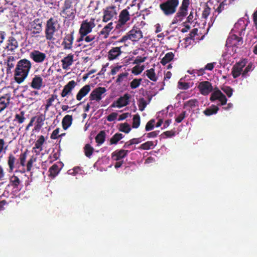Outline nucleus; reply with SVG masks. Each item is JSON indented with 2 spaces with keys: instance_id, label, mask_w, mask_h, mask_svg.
I'll return each mask as SVG.
<instances>
[{
  "instance_id": "obj_50",
  "label": "nucleus",
  "mask_w": 257,
  "mask_h": 257,
  "mask_svg": "<svg viewBox=\"0 0 257 257\" xmlns=\"http://www.w3.org/2000/svg\"><path fill=\"white\" fill-rule=\"evenodd\" d=\"M73 0H65L64 1V6L62 9H64V11L66 10H69L73 9Z\"/></svg>"
},
{
  "instance_id": "obj_64",
  "label": "nucleus",
  "mask_w": 257,
  "mask_h": 257,
  "mask_svg": "<svg viewBox=\"0 0 257 257\" xmlns=\"http://www.w3.org/2000/svg\"><path fill=\"white\" fill-rule=\"evenodd\" d=\"M117 116V113L112 112L107 116V119L109 121H113L116 119Z\"/></svg>"
},
{
  "instance_id": "obj_16",
  "label": "nucleus",
  "mask_w": 257,
  "mask_h": 257,
  "mask_svg": "<svg viewBox=\"0 0 257 257\" xmlns=\"http://www.w3.org/2000/svg\"><path fill=\"white\" fill-rule=\"evenodd\" d=\"M19 44L16 39L14 36H10L7 41V45L5 49L8 54H14L16 50L18 48Z\"/></svg>"
},
{
  "instance_id": "obj_15",
  "label": "nucleus",
  "mask_w": 257,
  "mask_h": 257,
  "mask_svg": "<svg viewBox=\"0 0 257 257\" xmlns=\"http://www.w3.org/2000/svg\"><path fill=\"white\" fill-rule=\"evenodd\" d=\"M246 61L243 60L234 64L231 69V74L233 78H236L240 75H242L243 68L246 65Z\"/></svg>"
},
{
  "instance_id": "obj_23",
  "label": "nucleus",
  "mask_w": 257,
  "mask_h": 257,
  "mask_svg": "<svg viewBox=\"0 0 257 257\" xmlns=\"http://www.w3.org/2000/svg\"><path fill=\"white\" fill-rule=\"evenodd\" d=\"M45 137L41 135L38 137V140L35 144V146L33 148V152L36 155H39L43 150V146L45 142Z\"/></svg>"
},
{
  "instance_id": "obj_22",
  "label": "nucleus",
  "mask_w": 257,
  "mask_h": 257,
  "mask_svg": "<svg viewBox=\"0 0 257 257\" xmlns=\"http://www.w3.org/2000/svg\"><path fill=\"white\" fill-rule=\"evenodd\" d=\"M74 55L72 53H70L61 60L62 67L64 70H68L70 68L74 62Z\"/></svg>"
},
{
  "instance_id": "obj_12",
  "label": "nucleus",
  "mask_w": 257,
  "mask_h": 257,
  "mask_svg": "<svg viewBox=\"0 0 257 257\" xmlns=\"http://www.w3.org/2000/svg\"><path fill=\"white\" fill-rule=\"evenodd\" d=\"M243 43V40L241 37L236 35L232 34L227 39L226 46L228 47H236L240 46Z\"/></svg>"
},
{
  "instance_id": "obj_60",
  "label": "nucleus",
  "mask_w": 257,
  "mask_h": 257,
  "mask_svg": "<svg viewBox=\"0 0 257 257\" xmlns=\"http://www.w3.org/2000/svg\"><path fill=\"white\" fill-rule=\"evenodd\" d=\"M227 5L226 1L224 0L222 2L216 9V11L218 13H220L224 9V7Z\"/></svg>"
},
{
  "instance_id": "obj_35",
  "label": "nucleus",
  "mask_w": 257,
  "mask_h": 257,
  "mask_svg": "<svg viewBox=\"0 0 257 257\" xmlns=\"http://www.w3.org/2000/svg\"><path fill=\"white\" fill-rule=\"evenodd\" d=\"M124 135L120 133H116L110 139V145H116L123 138Z\"/></svg>"
},
{
  "instance_id": "obj_30",
  "label": "nucleus",
  "mask_w": 257,
  "mask_h": 257,
  "mask_svg": "<svg viewBox=\"0 0 257 257\" xmlns=\"http://www.w3.org/2000/svg\"><path fill=\"white\" fill-rule=\"evenodd\" d=\"M36 122L35 126V130L39 131L44 124V122L45 120V116L42 114L36 116Z\"/></svg>"
},
{
  "instance_id": "obj_57",
  "label": "nucleus",
  "mask_w": 257,
  "mask_h": 257,
  "mask_svg": "<svg viewBox=\"0 0 257 257\" xmlns=\"http://www.w3.org/2000/svg\"><path fill=\"white\" fill-rule=\"evenodd\" d=\"M36 161V159L32 157L31 159H30L26 164L27 167V171L28 172H29L31 170V169L33 166V163Z\"/></svg>"
},
{
  "instance_id": "obj_55",
  "label": "nucleus",
  "mask_w": 257,
  "mask_h": 257,
  "mask_svg": "<svg viewBox=\"0 0 257 257\" xmlns=\"http://www.w3.org/2000/svg\"><path fill=\"white\" fill-rule=\"evenodd\" d=\"M8 146L6 145L4 139H0V151L4 152V153H6V151L8 149Z\"/></svg>"
},
{
  "instance_id": "obj_26",
  "label": "nucleus",
  "mask_w": 257,
  "mask_h": 257,
  "mask_svg": "<svg viewBox=\"0 0 257 257\" xmlns=\"http://www.w3.org/2000/svg\"><path fill=\"white\" fill-rule=\"evenodd\" d=\"M30 86L35 89H40L43 86V79L40 75H35L32 79Z\"/></svg>"
},
{
  "instance_id": "obj_59",
  "label": "nucleus",
  "mask_w": 257,
  "mask_h": 257,
  "mask_svg": "<svg viewBox=\"0 0 257 257\" xmlns=\"http://www.w3.org/2000/svg\"><path fill=\"white\" fill-rule=\"evenodd\" d=\"M178 85L179 87V88L186 90L188 89L190 87L189 83L187 82H183L179 81L178 82Z\"/></svg>"
},
{
  "instance_id": "obj_14",
  "label": "nucleus",
  "mask_w": 257,
  "mask_h": 257,
  "mask_svg": "<svg viewBox=\"0 0 257 257\" xmlns=\"http://www.w3.org/2000/svg\"><path fill=\"white\" fill-rule=\"evenodd\" d=\"M131 95L128 93L124 94L123 96L119 97L116 101H114L111 104V107L121 108L125 106L130 103Z\"/></svg>"
},
{
  "instance_id": "obj_13",
  "label": "nucleus",
  "mask_w": 257,
  "mask_h": 257,
  "mask_svg": "<svg viewBox=\"0 0 257 257\" xmlns=\"http://www.w3.org/2000/svg\"><path fill=\"white\" fill-rule=\"evenodd\" d=\"M30 57L37 63H43L47 60L46 53L39 50H33L30 53Z\"/></svg>"
},
{
  "instance_id": "obj_29",
  "label": "nucleus",
  "mask_w": 257,
  "mask_h": 257,
  "mask_svg": "<svg viewBox=\"0 0 257 257\" xmlns=\"http://www.w3.org/2000/svg\"><path fill=\"white\" fill-rule=\"evenodd\" d=\"M113 23H109L100 31L99 35L102 36L104 39L107 38L110 31L113 29Z\"/></svg>"
},
{
  "instance_id": "obj_51",
  "label": "nucleus",
  "mask_w": 257,
  "mask_h": 257,
  "mask_svg": "<svg viewBox=\"0 0 257 257\" xmlns=\"http://www.w3.org/2000/svg\"><path fill=\"white\" fill-rule=\"evenodd\" d=\"M142 79H134L130 83V86L132 89H136L141 84Z\"/></svg>"
},
{
  "instance_id": "obj_56",
  "label": "nucleus",
  "mask_w": 257,
  "mask_h": 257,
  "mask_svg": "<svg viewBox=\"0 0 257 257\" xmlns=\"http://www.w3.org/2000/svg\"><path fill=\"white\" fill-rule=\"evenodd\" d=\"M186 112L185 111H182L177 117L175 118V121L177 123H180L185 117Z\"/></svg>"
},
{
  "instance_id": "obj_54",
  "label": "nucleus",
  "mask_w": 257,
  "mask_h": 257,
  "mask_svg": "<svg viewBox=\"0 0 257 257\" xmlns=\"http://www.w3.org/2000/svg\"><path fill=\"white\" fill-rule=\"evenodd\" d=\"M210 10L211 9L208 7V6L206 5L205 8L202 12V17L205 19H206L210 13Z\"/></svg>"
},
{
  "instance_id": "obj_37",
  "label": "nucleus",
  "mask_w": 257,
  "mask_h": 257,
  "mask_svg": "<svg viewBox=\"0 0 257 257\" xmlns=\"http://www.w3.org/2000/svg\"><path fill=\"white\" fill-rule=\"evenodd\" d=\"M94 148L89 144H87L84 147V153L85 155L90 158L93 153Z\"/></svg>"
},
{
  "instance_id": "obj_5",
  "label": "nucleus",
  "mask_w": 257,
  "mask_h": 257,
  "mask_svg": "<svg viewBox=\"0 0 257 257\" xmlns=\"http://www.w3.org/2000/svg\"><path fill=\"white\" fill-rule=\"evenodd\" d=\"M27 156V152H25L23 153H21L20 155L19 160V163H16V166L15 165L16 158L14 155L12 154H10L9 155L8 157V165L9 166V169H8V171L9 173H12L14 171V169L15 167L17 168H20V167H25L26 166V161Z\"/></svg>"
},
{
  "instance_id": "obj_39",
  "label": "nucleus",
  "mask_w": 257,
  "mask_h": 257,
  "mask_svg": "<svg viewBox=\"0 0 257 257\" xmlns=\"http://www.w3.org/2000/svg\"><path fill=\"white\" fill-rule=\"evenodd\" d=\"M62 13L66 16V18L73 20L75 17L76 10L71 9L64 11V9H62Z\"/></svg>"
},
{
  "instance_id": "obj_42",
  "label": "nucleus",
  "mask_w": 257,
  "mask_h": 257,
  "mask_svg": "<svg viewBox=\"0 0 257 257\" xmlns=\"http://www.w3.org/2000/svg\"><path fill=\"white\" fill-rule=\"evenodd\" d=\"M118 130L120 132L128 134L131 130L130 125L127 122L121 123L119 124Z\"/></svg>"
},
{
  "instance_id": "obj_52",
  "label": "nucleus",
  "mask_w": 257,
  "mask_h": 257,
  "mask_svg": "<svg viewBox=\"0 0 257 257\" xmlns=\"http://www.w3.org/2000/svg\"><path fill=\"white\" fill-rule=\"evenodd\" d=\"M155 120L154 119H151L146 124L145 130L146 131H150L152 130L154 127V124Z\"/></svg>"
},
{
  "instance_id": "obj_20",
  "label": "nucleus",
  "mask_w": 257,
  "mask_h": 257,
  "mask_svg": "<svg viewBox=\"0 0 257 257\" xmlns=\"http://www.w3.org/2000/svg\"><path fill=\"white\" fill-rule=\"evenodd\" d=\"M200 93L203 95H207L213 90L211 83L208 81L200 82L198 86Z\"/></svg>"
},
{
  "instance_id": "obj_21",
  "label": "nucleus",
  "mask_w": 257,
  "mask_h": 257,
  "mask_svg": "<svg viewBox=\"0 0 257 257\" xmlns=\"http://www.w3.org/2000/svg\"><path fill=\"white\" fill-rule=\"evenodd\" d=\"M77 85L76 82L74 80L70 81L66 85L64 86L61 96L64 97L71 94L72 90Z\"/></svg>"
},
{
  "instance_id": "obj_11",
  "label": "nucleus",
  "mask_w": 257,
  "mask_h": 257,
  "mask_svg": "<svg viewBox=\"0 0 257 257\" xmlns=\"http://www.w3.org/2000/svg\"><path fill=\"white\" fill-rule=\"evenodd\" d=\"M74 32L72 31L70 33L65 34L61 45L64 50H72L73 48V44L74 40Z\"/></svg>"
},
{
  "instance_id": "obj_49",
  "label": "nucleus",
  "mask_w": 257,
  "mask_h": 257,
  "mask_svg": "<svg viewBox=\"0 0 257 257\" xmlns=\"http://www.w3.org/2000/svg\"><path fill=\"white\" fill-rule=\"evenodd\" d=\"M147 105V103L144 98H141L138 100V106L140 111H143Z\"/></svg>"
},
{
  "instance_id": "obj_36",
  "label": "nucleus",
  "mask_w": 257,
  "mask_h": 257,
  "mask_svg": "<svg viewBox=\"0 0 257 257\" xmlns=\"http://www.w3.org/2000/svg\"><path fill=\"white\" fill-rule=\"evenodd\" d=\"M174 55L172 52H168L165 54V56L162 59L161 63L165 66L170 62L174 58Z\"/></svg>"
},
{
  "instance_id": "obj_2",
  "label": "nucleus",
  "mask_w": 257,
  "mask_h": 257,
  "mask_svg": "<svg viewBox=\"0 0 257 257\" xmlns=\"http://www.w3.org/2000/svg\"><path fill=\"white\" fill-rule=\"evenodd\" d=\"M60 28V24L58 20L54 18H50L47 21L45 34L46 39L49 41L54 40L55 33Z\"/></svg>"
},
{
  "instance_id": "obj_7",
  "label": "nucleus",
  "mask_w": 257,
  "mask_h": 257,
  "mask_svg": "<svg viewBox=\"0 0 257 257\" xmlns=\"http://www.w3.org/2000/svg\"><path fill=\"white\" fill-rule=\"evenodd\" d=\"M25 20L27 23L26 29L32 31L31 34L34 36L40 34L42 31V20L39 18L32 20L31 17H27Z\"/></svg>"
},
{
  "instance_id": "obj_28",
  "label": "nucleus",
  "mask_w": 257,
  "mask_h": 257,
  "mask_svg": "<svg viewBox=\"0 0 257 257\" xmlns=\"http://www.w3.org/2000/svg\"><path fill=\"white\" fill-rule=\"evenodd\" d=\"M91 88L89 85H85L81 88L76 95L77 100H81L83 97L85 96L90 91Z\"/></svg>"
},
{
  "instance_id": "obj_48",
  "label": "nucleus",
  "mask_w": 257,
  "mask_h": 257,
  "mask_svg": "<svg viewBox=\"0 0 257 257\" xmlns=\"http://www.w3.org/2000/svg\"><path fill=\"white\" fill-rule=\"evenodd\" d=\"M16 61V57L13 56H9L7 60V69L10 70L14 66V62Z\"/></svg>"
},
{
  "instance_id": "obj_62",
  "label": "nucleus",
  "mask_w": 257,
  "mask_h": 257,
  "mask_svg": "<svg viewBox=\"0 0 257 257\" xmlns=\"http://www.w3.org/2000/svg\"><path fill=\"white\" fill-rule=\"evenodd\" d=\"M121 65H117L116 66H114L111 68L110 73L112 75H115L122 68Z\"/></svg>"
},
{
  "instance_id": "obj_38",
  "label": "nucleus",
  "mask_w": 257,
  "mask_h": 257,
  "mask_svg": "<svg viewBox=\"0 0 257 257\" xmlns=\"http://www.w3.org/2000/svg\"><path fill=\"white\" fill-rule=\"evenodd\" d=\"M25 114V111H21L19 113L16 114L15 116L14 121L18 122L19 123H23L26 120Z\"/></svg>"
},
{
  "instance_id": "obj_40",
  "label": "nucleus",
  "mask_w": 257,
  "mask_h": 257,
  "mask_svg": "<svg viewBox=\"0 0 257 257\" xmlns=\"http://www.w3.org/2000/svg\"><path fill=\"white\" fill-rule=\"evenodd\" d=\"M128 74V73L127 72L119 74L115 81V83L118 85H120L123 81L127 80Z\"/></svg>"
},
{
  "instance_id": "obj_18",
  "label": "nucleus",
  "mask_w": 257,
  "mask_h": 257,
  "mask_svg": "<svg viewBox=\"0 0 257 257\" xmlns=\"http://www.w3.org/2000/svg\"><path fill=\"white\" fill-rule=\"evenodd\" d=\"M112 47L108 52L107 58L110 61L117 59L123 53V46Z\"/></svg>"
},
{
  "instance_id": "obj_19",
  "label": "nucleus",
  "mask_w": 257,
  "mask_h": 257,
  "mask_svg": "<svg viewBox=\"0 0 257 257\" xmlns=\"http://www.w3.org/2000/svg\"><path fill=\"white\" fill-rule=\"evenodd\" d=\"M216 100H219L222 105H225L227 100L226 96L218 89L215 90L212 93L210 97V100L212 102Z\"/></svg>"
},
{
  "instance_id": "obj_47",
  "label": "nucleus",
  "mask_w": 257,
  "mask_h": 257,
  "mask_svg": "<svg viewBox=\"0 0 257 257\" xmlns=\"http://www.w3.org/2000/svg\"><path fill=\"white\" fill-rule=\"evenodd\" d=\"M144 69V65L139 66L137 65L132 68V72L135 75H138L141 74Z\"/></svg>"
},
{
  "instance_id": "obj_31",
  "label": "nucleus",
  "mask_w": 257,
  "mask_h": 257,
  "mask_svg": "<svg viewBox=\"0 0 257 257\" xmlns=\"http://www.w3.org/2000/svg\"><path fill=\"white\" fill-rule=\"evenodd\" d=\"M73 117L72 115H65L62 121L63 128L64 130H67L71 126L72 123Z\"/></svg>"
},
{
  "instance_id": "obj_8",
  "label": "nucleus",
  "mask_w": 257,
  "mask_h": 257,
  "mask_svg": "<svg viewBox=\"0 0 257 257\" xmlns=\"http://www.w3.org/2000/svg\"><path fill=\"white\" fill-rule=\"evenodd\" d=\"M189 5L190 0H182L178 11L175 13L176 14L172 20L171 25L177 24L183 21L188 14Z\"/></svg>"
},
{
  "instance_id": "obj_10",
  "label": "nucleus",
  "mask_w": 257,
  "mask_h": 257,
  "mask_svg": "<svg viewBox=\"0 0 257 257\" xmlns=\"http://www.w3.org/2000/svg\"><path fill=\"white\" fill-rule=\"evenodd\" d=\"M94 21V19H91L90 21L88 20L83 21L80 25L79 31H80L81 33H83L85 35H88L90 33L93 28L95 27Z\"/></svg>"
},
{
  "instance_id": "obj_43",
  "label": "nucleus",
  "mask_w": 257,
  "mask_h": 257,
  "mask_svg": "<svg viewBox=\"0 0 257 257\" xmlns=\"http://www.w3.org/2000/svg\"><path fill=\"white\" fill-rule=\"evenodd\" d=\"M197 102L198 101L196 99H191L184 102L183 104V108H186L187 107H189L192 108L195 107Z\"/></svg>"
},
{
  "instance_id": "obj_44",
  "label": "nucleus",
  "mask_w": 257,
  "mask_h": 257,
  "mask_svg": "<svg viewBox=\"0 0 257 257\" xmlns=\"http://www.w3.org/2000/svg\"><path fill=\"white\" fill-rule=\"evenodd\" d=\"M60 171L58 166L56 164L53 165L49 169L50 176L53 177L57 175Z\"/></svg>"
},
{
  "instance_id": "obj_4",
  "label": "nucleus",
  "mask_w": 257,
  "mask_h": 257,
  "mask_svg": "<svg viewBox=\"0 0 257 257\" xmlns=\"http://www.w3.org/2000/svg\"><path fill=\"white\" fill-rule=\"evenodd\" d=\"M179 4V0H166L161 3L159 8L163 14L167 17L174 15Z\"/></svg>"
},
{
  "instance_id": "obj_17",
  "label": "nucleus",
  "mask_w": 257,
  "mask_h": 257,
  "mask_svg": "<svg viewBox=\"0 0 257 257\" xmlns=\"http://www.w3.org/2000/svg\"><path fill=\"white\" fill-rule=\"evenodd\" d=\"M106 91V89L105 87H98L95 88L90 94V100L99 101L102 98V95L104 94Z\"/></svg>"
},
{
  "instance_id": "obj_32",
  "label": "nucleus",
  "mask_w": 257,
  "mask_h": 257,
  "mask_svg": "<svg viewBox=\"0 0 257 257\" xmlns=\"http://www.w3.org/2000/svg\"><path fill=\"white\" fill-rule=\"evenodd\" d=\"M219 108L217 106L212 105L210 107L204 110L203 113L205 115L210 116L216 114Z\"/></svg>"
},
{
  "instance_id": "obj_34",
  "label": "nucleus",
  "mask_w": 257,
  "mask_h": 257,
  "mask_svg": "<svg viewBox=\"0 0 257 257\" xmlns=\"http://www.w3.org/2000/svg\"><path fill=\"white\" fill-rule=\"evenodd\" d=\"M106 138V133L105 131H101L96 136L95 141L98 144V145L102 144Z\"/></svg>"
},
{
  "instance_id": "obj_25",
  "label": "nucleus",
  "mask_w": 257,
  "mask_h": 257,
  "mask_svg": "<svg viewBox=\"0 0 257 257\" xmlns=\"http://www.w3.org/2000/svg\"><path fill=\"white\" fill-rule=\"evenodd\" d=\"M130 151L127 150H120L114 151L112 154V158L116 161L125 158Z\"/></svg>"
},
{
  "instance_id": "obj_58",
  "label": "nucleus",
  "mask_w": 257,
  "mask_h": 257,
  "mask_svg": "<svg viewBox=\"0 0 257 257\" xmlns=\"http://www.w3.org/2000/svg\"><path fill=\"white\" fill-rule=\"evenodd\" d=\"M54 101V100L51 98H49L46 100V104L45 105V113H46L49 109V107L52 105V103Z\"/></svg>"
},
{
  "instance_id": "obj_9",
  "label": "nucleus",
  "mask_w": 257,
  "mask_h": 257,
  "mask_svg": "<svg viewBox=\"0 0 257 257\" xmlns=\"http://www.w3.org/2000/svg\"><path fill=\"white\" fill-rule=\"evenodd\" d=\"M103 14L102 22L105 23L112 20L113 18H116L117 15L116 6L111 5L106 7L103 9Z\"/></svg>"
},
{
  "instance_id": "obj_1",
  "label": "nucleus",
  "mask_w": 257,
  "mask_h": 257,
  "mask_svg": "<svg viewBox=\"0 0 257 257\" xmlns=\"http://www.w3.org/2000/svg\"><path fill=\"white\" fill-rule=\"evenodd\" d=\"M32 68L31 62L26 59L19 60L14 71V79L17 83H22L28 77Z\"/></svg>"
},
{
  "instance_id": "obj_24",
  "label": "nucleus",
  "mask_w": 257,
  "mask_h": 257,
  "mask_svg": "<svg viewBox=\"0 0 257 257\" xmlns=\"http://www.w3.org/2000/svg\"><path fill=\"white\" fill-rule=\"evenodd\" d=\"M21 183L22 181L20 179L16 176L15 174L10 176L9 179V186L12 187L13 188L16 190H20L21 189L20 187Z\"/></svg>"
},
{
  "instance_id": "obj_6",
  "label": "nucleus",
  "mask_w": 257,
  "mask_h": 257,
  "mask_svg": "<svg viewBox=\"0 0 257 257\" xmlns=\"http://www.w3.org/2000/svg\"><path fill=\"white\" fill-rule=\"evenodd\" d=\"M133 9L136 10V7L134 5H131L120 12L118 16V20L115 27L116 29H119L122 26H124L130 20L131 15H134L135 13L133 10Z\"/></svg>"
},
{
  "instance_id": "obj_45",
  "label": "nucleus",
  "mask_w": 257,
  "mask_h": 257,
  "mask_svg": "<svg viewBox=\"0 0 257 257\" xmlns=\"http://www.w3.org/2000/svg\"><path fill=\"white\" fill-rule=\"evenodd\" d=\"M254 68V66L252 63H249L242 72V77L246 78L248 76V73L251 71Z\"/></svg>"
},
{
  "instance_id": "obj_41",
  "label": "nucleus",
  "mask_w": 257,
  "mask_h": 257,
  "mask_svg": "<svg viewBox=\"0 0 257 257\" xmlns=\"http://www.w3.org/2000/svg\"><path fill=\"white\" fill-rule=\"evenodd\" d=\"M147 76L152 81H156L157 77L155 72L154 68H151L146 71Z\"/></svg>"
},
{
  "instance_id": "obj_3",
  "label": "nucleus",
  "mask_w": 257,
  "mask_h": 257,
  "mask_svg": "<svg viewBox=\"0 0 257 257\" xmlns=\"http://www.w3.org/2000/svg\"><path fill=\"white\" fill-rule=\"evenodd\" d=\"M143 38V33L139 28L134 26L126 35L122 37L119 40L113 43V45H117L119 43L125 42L130 40L133 42H137Z\"/></svg>"
},
{
  "instance_id": "obj_61",
  "label": "nucleus",
  "mask_w": 257,
  "mask_h": 257,
  "mask_svg": "<svg viewBox=\"0 0 257 257\" xmlns=\"http://www.w3.org/2000/svg\"><path fill=\"white\" fill-rule=\"evenodd\" d=\"M60 131L59 128H57L55 130L53 131L52 132L51 135V139L53 140H56L58 138V137L60 136L58 135Z\"/></svg>"
},
{
  "instance_id": "obj_33",
  "label": "nucleus",
  "mask_w": 257,
  "mask_h": 257,
  "mask_svg": "<svg viewBox=\"0 0 257 257\" xmlns=\"http://www.w3.org/2000/svg\"><path fill=\"white\" fill-rule=\"evenodd\" d=\"M156 143L154 144L153 141H148L145 143L142 144L139 147V149L144 150H148L151 149H153L157 144L158 141H156Z\"/></svg>"
},
{
  "instance_id": "obj_63",
  "label": "nucleus",
  "mask_w": 257,
  "mask_h": 257,
  "mask_svg": "<svg viewBox=\"0 0 257 257\" xmlns=\"http://www.w3.org/2000/svg\"><path fill=\"white\" fill-rule=\"evenodd\" d=\"M147 58L146 57H142L141 56H137L135 60L133 63V64H138L140 63H143L145 61Z\"/></svg>"
},
{
  "instance_id": "obj_27",
  "label": "nucleus",
  "mask_w": 257,
  "mask_h": 257,
  "mask_svg": "<svg viewBox=\"0 0 257 257\" xmlns=\"http://www.w3.org/2000/svg\"><path fill=\"white\" fill-rule=\"evenodd\" d=\"M10 100V96L8 94L0 97V113L9 105Z\"/></svg>"
},
{
  "instance_id": "obj_46",
  "label": "nucleus",
  "mask_w": 257,
  "mask_h": 257,
  "mask_svg": "<svg viewBox=\"0 0 257 257\" xmlns=\"http://www.w3.org/2000/svg\"><path fill=\"white\" fill-rule=\"evenodd\" d=\"M141 119L139 114H137L135 115L133 118V125L132 127L135 128H137L140 125Z\"/></svg>"
},
{
  "instance_id": "obj_53",
  "label": "nucleus",
  "mask_w": 257,
  "mask_h": 257,
  "mask_svg": "<svg viewBox=\"0 0 257 257\" xmlns=\"http://www.w3.org/2000/svg\"><path fill=\"white\" fill-rule=\"evenodd\" d=\"M221 89L228 97H230L232 96L233 89L230 87L224 86L221 88Z\"/></svg>"
}]
</instances>
